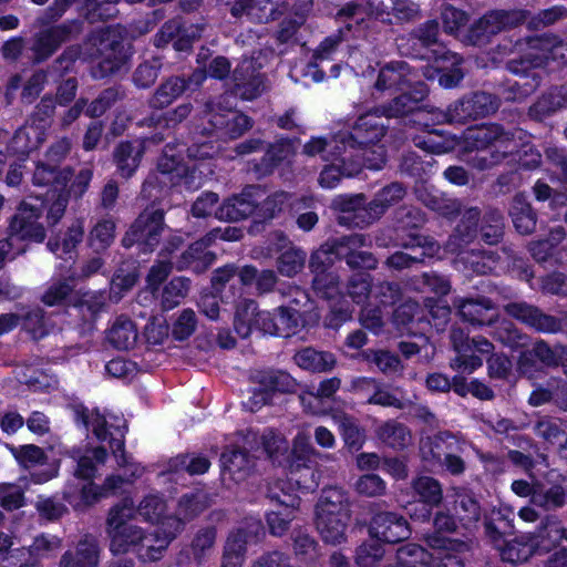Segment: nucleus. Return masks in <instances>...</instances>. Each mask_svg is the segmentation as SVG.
Listing matches in <instances>:
<instances>
[{"label": "nucleus", "instance_id": "40", "mask_svg": "<svg viewBox=\"0 0 567 567\" xmlns=\"http://www.w3.org/2000/svg\"><path fill=\"white\" fill-rule=\"evenodd\" d=\"M193 76L185 79L183 76H171L165 80L154 92L150 100V105L153 109L162 110L171 105L187 90Z\"/></svg>", "mask_w": 567, "mask_h": 567}, {"label": "nucleus", "instance_id": "6", "mask_svg": "<svg viewBox=\"0 0 567 567\" xmlns=\"http://www.w3.org/2000/svg\"><path fill=\"white\" fill-rule=\"evenodd\" d=\"M529 11L524 9H492L478 18L468 29V40L472 44L483 47L504 32L524 24Z\"/></svg>", "mask_w": 567, "mask_h": 567}, {"label": "nucleus", "instance_id": "48", "mask_svg": "<svg viewBox=\"0 0 567 567\" xmlns=\"http://www.w3.org/2000/svg\"><path fill=\"white\" fill-rule=\"evenodd\" d=\"M377 435L384 445L396 451L404 450L411 441L409 427L398 421H388L379 426Z\"/></svg>", "mask_w": 567, "mask_h": 567}, {"label": "nucleus", "instance_id": "62", "mask_svg": "<svg viewBox=\"0 0 567 567\" xmlns=\"http://www.w3.org/2000/svg\"><path fill=\"white\" fill-rule=\"evenodd\" d=\"M565 528L559 522L547 519L545 523H542L535 538V548L544 551H550L556 548L564 538Z\"/></svg>", "mask_w": 567, "mask_h": 567}, {"label": "nucleus", "instance_id": "54", "mask_svg": "<svg viewBox=\"0 0 567 567\" xmlns=\"http://www.w3.org/2000/svg\"><path fill=\"white\" fill-rule=\"evenodd\" d=\"M337 392H300L299 399L316 415L332 414L339 409Z\"/></svg>", "mask_w": 567, "mask_h": 567}, {"label": "nucleus", "instance_id": "34", "mask_svg": "<svg viewBox=\"0 0 567 567\" xmlns=\"http://www.w3.org/2000/svg\"><path fill=\"white\" fill-rule=\"evenodd\" d=\"M153 524L155 528L153 532H148V534L151 537L156 538V542L152 543L154 549L158 551V554H155V561H157L163 557L172 540L183 530L184 522L175 515H163L161 520H156Z\"/></svg>", "mask_w": 567, "mask_h": 567}, {"label": "nucleus", "instance_id": "61", "mask_svg": "<svg viewBox=\"0 0 567 567\" xmlns=\"http://www.w3.org/2000/svg\"><path fill=\"white\" fill-rule=\"evenodd\" d=\"M22 327L33 340H40L51 332L53 323L44 310L34 308L23 316Z\"/></svg>", "mask_w": 567, "mask_h": 567}, {"label": "nucleus", "instance_id": "50", "mask_svg": "<svg viewBox=\"0 0 567 567\" xmlns=\"http://www.w3.org/2000/svg\"><path fill=\"white\" fill-rule=\"evenodd\" d=\"M44 138L45 134L41 130L27 122L14 133L10 147L14 153L25 155L38 148Z\"/></svg>", "mask_w": 567, "mask_h": 567}, {"label": "nucleus", "instance_id": "7", "mask_svg": "<svg viewBox=\"0 0 567 567\" xmlns=\"http://www.w3.org/2000/svg\"><path fill=\"white\" fill-rule=\"evenodd\" d=\"M45 210L44 202L22 200L16 213L9 218L7 231L10 239L23 241L43 243L47 238V227L40 221Z\"/></svg>", "mask_w": 567, "mask_h": 567}, {"label": "nucleus", "instance_id": "42", "mask_svg": "<svg viewBox=\"0 0 567 567\" xmlns=\"http://www.w3.org/2000/svg\"><path fill=\"white\" fill-rule=\"evenodd\" d=\"M296 558L307 565L316 564L320 556L318 542L306 529H293L290 535Z\"/></svg>", "mask_w": 567, "mask_h": 567}, {"label": "nucleus", "instance_id": "23", "mask_svg": "<svg viewBox=\"0 0 567 567\" xmlns=\"http://www.w3.org/2000/svg\"><path fill=\"white\" fill-rule=\"evenodd\" d=\"M221 474L235 483L245 481L255 467V458L248 450L238 445L226 447L220 455Z\"/></svg>", "mask_w": 567, "mask_h": 567}, {"label": "nucleus", "instance_id": "28", "mask_svg": "<svg viewBox=\"0 0 567 567\" xmlns=\"http://www.w3.org/2000/svg\"><path fill=\"white\" fill-rule=\"evenodd\" d=\"M105 340L118 351H128L135 347L138 340L137 327L131 318L121 315L105 331Z\"/></svg>", "mask_w": 567, "mask_h": 567}, {"label": "nucleus", "instance_id": "13", "mask_svg": "<svg viewBox=\"0 0 567 567\" xmlns=\"http://www.w3.org/2000/svg\"><path fill=\"white\" fill-rule=\"evenodd\" d=\"M429 89L425 83H416L412 89L404 90V92L389 103L381 105L377 109L386 117H402L409 114L416 116L417 121L421 122L425 118V113L432 114V107L430 111L420 106V103L427 96Z\"/></svg>", "mask_w": 567, "mask_h": 567}, {"label": "nucleus", "instance_id": "46", "mask_svg": "<svg viewBox=\"0 0 567 567\" xmlns=\"http://www.w3.org/2000/svg\"><path fill=\"white\" fill-rule=\"evenodd\" d=\"M315 449L309 443L295 444L291 451L288 450L282 462H279V467L286 471V474L291 472L306 470V466L317 467Z\"/></svg>", "mask_w": 567, "mask_h": 567}, {"label": "nucleus", "instance_id": "26", "mask_svg": "<svg viewBox=\"0 0 567 567\" xmlns=\"http://www.w3.org/2000/svg\"><path fill=\"white\" fill-rule=\"evenodd\" d=\"M481 220V212L477 207H471L462 213L460 223L457 224L453 235L446 243V248L451 252L463 249L464 246L472 243L478 235V223Z\"/></svg>", "mask_w": 567, "mask_h": 567}, {"label": "nucleus", "instance_id": "29", "mask_svg": "<svg viewBox=\"0 0 567 567\" xmlns=\"http://www.w3.org/2000/svg\"><path fill=\"white\" fill-rule=\"evenodd\" d=\"M330 161L332 163L326 165L319 176V184L323 188H333L342 177H351L360 172V161H351L349 152L343 151Z\"/></svg>", "mask_w": 567, "mask_h": 567}, {"label": "nucleus", "instance_id": "64", "mask_svg": "<svg viewBox=\"0 0 567 567\" xmlns=\"http://www.w3.org/2000/svg\"><path fill=\"white\" fill-rule=\"evenodd\" d=\"M384 547L375 538L363 542L355 550L358 567H377L384 557Z\"/></svg>", "mask_w": 567, "mask_h": 567}, {"label": "nucleus", "instance_id": "27", "mask_svg": "<svg viewBox=\"0 0 567 567\" xmlns=\"http://www.w3.org/2000/svg\"><path fill=\"white\" fill-rule=\"evenodd\" d=\"M453 306L457 309L460 317L472 324L491 326L494 320L488 317V311L494 309V303L485 297L461 298L453 300Z\"/></svg>", "mask_w": 567, "mask_h": 567}, {"label": "nucleus", "instance_id": "60", "mask_svg": "<svg viewBox=\"0 0 567 567\" xmlns=\"http://www.w3.org/2000/svg\"><path fill=\"white\" fill-rule=\"evenodd\" d=\"M190 288V280L186 277H175L164 286L161 305L163 310H172L177 307L187 296Z\"/></svg>", "mask_w": 567, "mask_h": 567}, {"label": "nucleus", "instance_id": "14", "mask_svg": "<svg viewBox=\"0 0 567 567\" xmlns=\"http://www.w3.org/2000/svg\"><path fill=\"white\" fill-rule=\"evenodd\" d=\"M416 83H423L417 70L405 61H392L380 70L374 86L378 91H404L412 89Z\"/></svg>", "mask_w": 567, "mask_h": 567}, {"label": "nucleus", "instance_id": "20", "mask_svg": "<svg viewBox=\"0 0 567 567\" xmlns=\"http://www.w3.org/2000/svg\"><path fill=\"white\" fill-rule=\"evenodd\" d=\"M365 239L362 235H350L339 238L332 248V252L343 258L352 269H374L377 260L369 251H360L357 248L364 246Z\"/></svg>", "mask_w": 567, "mask_h": 567}, {"label": "nucleus", "instance_id": "63", "mask_svg": "<svg viewBox=\"0 0 567 567\" xmlns=\"http://www.w3.org/2000/svg\"><path fill=\"white\" fill-rule=\"evenodd\" d=\"M427 551L419 544L409 543L398 548L395 563L383 567H425Z\"/></svg>", "mask_w": 567, "mask_h": 567}, {"label": "nucleus", "instance_id": "57", "mask_svg": "<svg viewBox=\"0 0 567 567\" xmlns=\"http://www.w3.org/2000/svg\"><path fill=\"white\" fill-rule=\"evenodd\" d=\"M504 217L497 209H488L482 218L480 234L487 245H496L504 237Z\"/></svg>", "mask_w": 567, "mask_h": 567}, {"label": "nucleus", "instance_id": "55", "mask_svg": "<svg viewBox=\"0 0 567 567\" xmlns=\"http://www.w3.org/2000/svg\"><path fill=\"white\" fill-rule=\"evenodd\" d=\"M293 360L300 368L311 371H324L334 364L332 353L317 351L313 348L301 349L295 354Z\"/></svg>", "mask_w": 567, "mask_h": 567}, {"label": "nucleus", "instance_id": "53", "mask_svg": "<svg viewBox=\"0 0 567 567\" xmlns=\"http://www.w3.org/2000/svg\"><path fill=\"white\" fill-rule=\"evenodd\" d=\"M239 279L244 286L256 284L259 293H267L275 288L278 277L271 269L258 271L254 266H245L239 270Z\"/></svg>", "mask_w": 567, "mask_h": 567}, {"label": "nucleus", "instance_id": "49", "mask_svg": "<svg viewBox=\"0 0 567 567\" xmlns=\"http://www.w3.org/2000/svg\"><path fill=\"white\" fill-rule=\"evenodd\" d=\"M84 237V220L75 219L68 227L62 241L49 240L47 247L50 251L64 257L75 250V248L82 243Z\"/></svg>", "mask_w": 567, "mask_h": 567}, {"label": "nucleus", "instance_id": "25", "mask_svg": "<svg viewBox=\"0 0 567 567\" xmlns=\"http://www.w3.org/2000/svg\"><path fill=\"white\" fill-rule=\"evenodd\" d=\"M79 31L76 22L62 23L41 31L34 40L33 51L37 60L42 61L52 55L58 48L68 41L73 32Z\"/></svg>", "mask_w": 567, "mask_h": 567}, {"label": "nucleus", "instance_id": "8", "mask_svg": "<svg viewBox=\"0 0 567 567\" xmlns=\"http://www.w3.org/2000/svg\"><path fill=\"white\" fill-rule=\"evenodd\" d=\"M164 216L162 208L147 206L125 233L122 245L125 248L137 245L145 254L154 251L165 228Z\"/></svg>", "mask_w": 567, "mask_h": 567}, {"label": "nucleus", "instance_id": "16", "mask_svg": "<svg viewBox=\"0 0 567 567\" xmlns=\"http://www.w3.org/2000/svg\"><path fill=\"white\" fill-rule=\"evenodd\" d=\"M515 514L511 507H492L484 511L482 520L485 537L495 546L499 547L507 537L515 533Z\"/></svg>", "mask_w": 567, "mask_h": 567}, {"label": "nucleus", "instance_id": "9", "mask_svg": "<svg viewBox=\"0 0 567 567\" xmlns=\"http://www.w3.org/2000/svg\"><path fill=\"white\" fill-rule=\"evenodd\" d=\"M99 63L92 68L91 74L94 79L101 80L120 72L127 63L130 58L128 48L124 40L115 30H104L101 32Z\"/></svg>", "mask_w": 567, "mask_h": 567}, {"label": "nucleus", "instance_id": "4", "mask_svg": "<svg viewBox=\"0 0 567 567\" xmlns=\"http://www.w3.org/2000/svg\"><path fill=\"white\" fill-rule=\"evenodd\" d=\"M526 47V53L506 63V69L511 73L519 74L527 69L544 68L549 62H556L559 65L567 64V37L560 38L554 33L528 37Z\"/></svg>", "mask_w": 567, "mask_h": 567}, {"label": "nucleus", "instance_id": "15", "mask_svg": "<svg viewBox=\"0 0 567 567\" xmlns=\"http://www.w3.org/2000/svg\"><path fill=\"white\" fill-rule=\"evenodd\" d=\"M172 151L173 148L168 145L165 147L164 154L157 163V172L151 174L143 184V193H148L150 197L153 188L159 187L163 189L178 184L185 172L181 158Z\"/></svg>", "mask_w": 567, "mask_h": 567}, {"label": "nucleus", "instance_id": "35", "mask_svg": "<svg viewBox=\"0 0 567 567\" xmlns=\"http://www.w3.org/2000/svg\"><path fill=\"white\" fill-rule=\"evenodd\" d=\"M455 447V436L449 431H443L423 439L420 444V453L424 461L441 464L445 455L454 451Z\"/></svg>", "mask_w": 567, "mask_h": 567}, {"label": "nucleus", "instance_id": "59", "mask_svg": "<svg viewBox=\"0 0 567 567\" xmlns=\"http://www.w3.org/2000/svg\"><path fill=\"white\" fill-rule=\"evenodd\" d=\"M6 446L17 463L23 468H29L34 465H44L48 462V455L44 450L35 444H23L19 446L6 444Z\"/></svg>", "mask_w": 567, "mask_h": 567}, {"label": "nucleus", "instance_id": "38", "mask_svg": "<svg viewBox=\"0 0 567 567\" xmlns=\"http://www.w3.org/2000/svg\"><path fill=\"white\" fill-rule=\"evenodd\" d=\"M69 408L72 410L74 422L78 425L83 426L85 430H89L90 425H92V432L94 436L100 442L107 441L111 433L107 430L106 417L104 414L100 412L97 408L93 410L92 422L90 420V411L87 406L84 405L83 402L74 401L69 404Z\"/></svg>", "mask_w": 567, "mask_h": 567}, {"label": "nucleus", "instance_id": "21", "mask_svg": "<svg viewBox=\"0 0 567 567\" xmlns=\"http://www.w3.org/2000/svg\"><path fill=\"white\" fill-rule=\"evenodd\" d=\"M403 246L412 251L392 254L385 261L388 267L395 270L409 268L413 264L422 262L425 257L432 256L439 247L435 241L419 235L411 236L409 243H404Z\"/></svg>", "mask_w": 567, "mask_h": 567}, {"label": "nucleus", "instance_id": "3", "mask_svg": "<svg viewBox=\"0 0 567 567\" xmlns=\"http://www.w3.org/2000/svg\"><path fill=\"white\" fill-rule=\"evenodd\" d=\"M350 519L348 493L334 486L323 488L316 505V526L322 540L331 545L344 543Z\"/></svg>", "mask_w": 567, "mask_h": 567}, {"label": "nucleus", "instance_id": "43", "mask_svg": "<svg viewBox=\"0 0 567 567\" xmlns=\"http://www.w3.org/2000/svg\"><path fill=\"white\" fill-rule=\"evenodd\" d=\"M406 188L398 182L391 183L380 189L369 203L368 210L371 218H379L388 208L404 198Z\"/></svg>", "mask_w": 567, "mask_h": 567}, {"label": "nucleus", "instance_id": "52", "mask_svg": "<svg viewBox=\"0 0 567 567\" xmlns=\"http://www.w3.org/2000/svg\"><path fill=\"white\" fill-rule=\"evenodd\" d=\"M427 390H489L487 385L483 384L477 379L467 380L466 377L455 375L452 382L442 373H432L426 379Z\"/></svg>", "mask_w": 567, "mask_h": 567}, {"label": "nucleus", "instance_id": "22", "mask_svg": "<svg viewBox=\"0 0 567 567\" xmlns=\"http://www.w3.org/2000/svg\"><path fill=\"white\" fill-rule=\"evenodd\" d=\"M480 499L472 492L456 493L452 504L458 524L466 533H474L478 529L484 517V511Z\"/></svg>", "mask_w": 567, "mask_h": 567}, {"label": "nucleus", "instance_id": "51", "mask_svg": "<svg viewBox=\"0 0 567 567\" xmlns=\"http://www.w3.org/2000/svg\"><path fill=\"white\" fill-rule=\"evenodd\" d=\"M258 305L252 299L239 300L236 305L234 328L241 338H248L255 329Z\"/></svg>", "mask_w": 567, "mask_h": 567}, {"label": "nucleus", "instance_id": "24", "mask_svg": "<svg viewBox=\"0 0 567 567\" xmlns=\"http://www.w3.org/2000/svg\"><path fill=\"white\" fill-rule=\"evenodd\" d=\"M268 497L278 506L277 511H270L266 514L269 533L274 536H282L289 529L290 523L295 518L293 513L299 508L300 497L285 494V498L281 499L278 494L272 493H269Z\"/></svg>", "mask_w": 567, "mask_h": 567}, {"label": "nucleus", "instance_id": "2", "mask_svg": "<svg viewBox=\"0 0 567 567\" xmlns=\"http://www.w3.org/2000/svg\"><path fill=\"white\" fill-rule=\"evenodd\" d=\"M133 514L132 506L125 502L114 505L107 515V533L111 538L110 549L114 555L134 553L143 561H155V554L152 542L156 538L151 537L148 532L130 523Z\"/></svg>", "mask_w": 567, "mask_h": 567}, {"label": "nucleus", "instance_id": "32", "mask_svg": "<svg viewBox=\"0 0 567 567\" xmlns=\"http://www.w3.org/2000/svg\"><path fill=\"white\" fill-rule=\"evenodd\" d=\"M530 357L537 358L546 365L565 364L567 363V347L558 344L550 348L546 341H537L529 352L523 353L519 358L518 369L524 374L528 371Z\"/></svg>", "mask_w": 567, "mask_h": 567}, {"label": "nucleus", "instance_id": "19", "mask_svg": "<svg viewBox=\"0 0 567 567\" xmlns=\"http://www.w3.org/2000/svg\"><path fill=\"white\" fill-rule=\"evenodd\" d=\"M258 188L247 187L241 194L227 198L215 212L219 220L238 221L256 214Z\"/></svg>", "mask_w": 567, "mask_h": 567}, {"label": "nucleus", "instance_id": "12", "mask_svg": "<svg viewBox=\"0 0 567 567\" xmlns=\"http://www.w3.org/2000/svg\"><path fill=\"white\" fill-rule=\"evenodd\" d=\"M384 133L380 116L369 113L357 120L351 133H340L334 147L340 148L342 144L344 152H349L370 146L380 142Z\"/></svg>", "mask_w": 567, "mask_h": 567}, {"label": "nucleus", "instance_id": "47", "mask_svg": "<svg viewBox=\"0 0 567 567\" xmlns=\"http://www.w3.org/2000/svg\"><path fill=\"white\" fill-rule=\"evenodd\" d=\"M411 487L422 504L440 506L443 502V488L441 483L426 475H420L412 480Z\"/></svg>", "mask_w": 567, "mask_h": 567}, {"label": "nucleus", "instance_id": "11", "mask_svg": "<svg viewBox=\"0 0 567 567\" xmlns=\"http://www.w3.org/2000/svg\"><path fill=\"white\" fill-rule=\"evenodd\" d=\"M369 534L383 544H398L411 536L408 519L398 512L381 511L373 514Z\"/></svg>", "mask_w": 567, "mask_h": 567}, {"label": "nucleus", "instance_id": "37", "mask_svg": "<svg viewBox=\"0 0 567 567\" xmlns=\"http://www.w3.org/2000/svg\"><path fill=\"white\" fill-rule=\"evenodd\" d=\"M513 225L520 235H530L536 230L537 213L524 194H516L509 207Z\"/></svg>", "mask_w": 567, "mask_h": 567}, {"label": "nucleus", "instance_id": "41", "mask_svg": "<svg viewBox=\"0 0 567 567\" xmlns=\"http://www.w3.org/2000/svg\"><path fill=\"white\" fill-rule=\"evenodd\" d=\"M461 528L457 517L452 508L437 511L433 516V533L429 536L427 542L433 548H447L446 542L451 539L445 534H454Z\"/></svg>", "mask_w": 567, "mask_h": 567}, {"label": "nucleus", "instance_id": "56", "mask_svg": "<svg viewBox=\"0 0 567 567\" xmlns=\"http://www.w3.org/2000/svg\"><path fill=\"white\" fill-rule=\"evenodd\" d=\"M492 337L503 346L511 349L524 348L529 342V337L522 332L512 321H499L492 332Z\"/></svg>", "mask_w": 567, "mask_h": 567}, {"label": "nucleus", "instance_id": "30", "mask_svg": "<svg viewBox=\"0 0 567 567\" xmlns=\"http://www.w3.org/2000/svg\"><path fill=\"white\" fill-rule=\"evenodd\" d=\"M248 380L259 390H292L297 381L287 371L276 368H258L248 372Z\"/></svg>", "mask_w": 567, "mask_h": 567}, {"label": "nucleus", "instance_id": "31", "mask_svg": "<svg viewBox=\"0 0 567 567\" xmlns=\"http://www.w3.org/2000/svg\"><path fill=\"white\" fill-rule=\"evenodd\" d=\"M287 8L288 4L282 1L280 4L277 3L276 8L266 11V7H262L257 0H236L230 8V13L235 18L247 16L254 22L267 23L278 19L287 11Z\"/></svg>", "mask_w": 567, "mask_h": 567}, {"label": "nucleus", "instance_id": "18", "mask_svg": "<svg viewBox=\"0 0 567 567\" xmlns=\"http://www.w3.org/2000/svg\"><path fill=\"white\" fill-rule=\"evenodd\" d=\"M215 235L208 234L206 237L193 243L188 248L182 252L175 267L178 271L192 270L195 274H203L215 261L216 255L208 250Z\"/></svg>", "mask_w": 567, "mask_h": 567}, {"label": "nucleus", "instance_id": "58", "mask_svg": "<svg viewBox=\"0 0 567 567\" xmlns=\"http://www.w3.org/2000/svg\"><path fill=\"white\" fill-rule=\"evenodd\" d=\"M228 110L229 109H221L219 104L212 101L207 102L203 111V122L207 125H204L203 133L207 135H216L221 140L225 131V124L228 121Z\"/></svg>", "mask_w": 567, "mask_h": 567}, {"label": "nucleus", "instance_id": "17", "mask_svg": "<svg viewBox=\"0 0 567 567\" xmlns=\"http://www.w3.org/2000/svg\"><path fill=\"white\" fill-rule=\"evenodd\" d=\"M234 92L244 100H254L267 89L266 80L251 59H244L233 72Z\"/></svg>", "mask_w": 567, "mask_h": 567}, {"label": "nucleus", "instance_id": "36", "mask_svg": "<svg viewBox=\"0 0 567 567\" xmlns=\"http://www.w3.org/2000/svg\"><path fill=\"white\" fill-rule=\"evenodd\" d=\"M567 231L563 226L551 227L545 239L533 240L528 244L530 256L538 264L554 259L556 262V252L560 245L565 241Z\"/></svg>", "mask_w": 567, "mask_h": 567}, {"label": "nucleus", "instance_id": "33", "mask_svg": "<svg viewBox=\"0 0 567 567\" xmlns=\"http://www.w3.org/2000/svg\"><path fill=\"white\" fill-rule=\"evenodd\" d=\"M204 24L196 25H181L178 21H168L159 30L157 34V45L161 43H168L181 34L177 41H174L173 47L176 50H184L189 47L190 42L199 39L204 31Z\"/></svg>", "mask_w": 567, "mask_h": 567}, {"label": "nucleus", "instance_id": "45", "mask_svg": "<svg viewBox=\"0 0 567 567\" xmlns=\"http://www.w3.org/2000/svg\"><path fill=\"white\" fill-rule=\"evenodd\" d=\"M456 262L463 265L464 270L477 275H486L493 270L497 262V256L493 251L486 250H460Z\"/></svg>", "mask_w": 567, "mask_h": 567}, {"label": "nucleus", "instance_id": "5", "mask_svg": "<svg viewBox=\"0 0 567 567\" xmlns=\"http://www.w3.org/2000/svg\"><path fill=\"white\" fill-rule=\"evenodd\" d=\"M499 106L501 99L497 95L475 91L454 101L445 111L433 109V121L439 124H465L496 113Z\"/></svg>", "mask_w": 567, "mask_h": 567}, {"label": "nucleus", "instance_id": "10", "mask_svg": "<svg viewBox=\"0 0 567 567\" xmlns=\"http://www.w3.org/2000/svg\"><path fill=\"white\" fill-rule=\"evenodd\" d=\"M504 311L507 316L538 333L555 334L561 332V320H558V317L547 313L538 306L527 301L508 302L504 306Z\"/></svg>", "mask_w": 567, "mask_h": 567}, {"label": "nucleus", "instance_id": "39", "mask_svg": "<svg viewBox=\"0 0 567 567\" xmlns=\"http://www.w3.org/2000/svg\"><path fill=\"white\" fill-rule=\"evenodd\" d=\"M100 547L96 540H80L75 551H65L60 560V567H99Z\"/></svg>", "mask_w": 567, "mask_h": 567}, {"label": "nucleus", "instance_id": "1", "mask_svg": "<svg viewBox=\"0 0 567 567\" xmlns=\"http://www.w3.org/2000/svg\"><path fill=\"white\" fill-rule=\"evenodd\" d=\"M522 135L520 130H506L498 123L468 128L465 133V147L470 151L489 148V152L476 153L467 163L477 171L492 169L518 152Z\"/></svg>", "mask_w": 567, "mask_h": 567}, {"label": "nucleus", "instance_id": "44", "mask_svg": "<svg viewBox=\"0 0 567 567\" xmlns=\"http://www.w3.org/2000/svg\"><path fill=\"white\" fill-rule=\"evenodd\" d=\"M143 150L140 143L122 142L114 150V162L122 177L130 178L140 165Z\"/></svg>", "mask_w": 567, "mask_h": 567}]
</instances>
